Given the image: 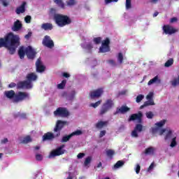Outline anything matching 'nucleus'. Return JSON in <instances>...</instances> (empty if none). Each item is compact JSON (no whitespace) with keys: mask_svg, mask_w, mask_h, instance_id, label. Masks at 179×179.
Wrapping results in <instances>:
<instances>
[{"mask_svg":"<svg viewBox=\"0 0 179 179\" xmlns=\"http://www.w3.org/2000/svg\"><path fill=\"white\" fill-rule=\"evenodd\" d=\"M155 168V163L152 162L150 166L148 167V171H150V170H153V169Z\"/></svg>","mask_w":179,"mask_h":179,"instance_id":"60","label":"nucleus"},{"mask_svg":"<svg viewBox=\"0 0 179 179\" xmlns=\"http://www.w3.org/2000/svg\"><path fill=\"white\" fill-rule=\"evenodd\" d=\"M80 135H83V131L82 130H76L68 136H63L61 142H68L72 136H80Z\"/></svg>","mask_w":179,"mask_h":179,"instance_id":"11","label":"nucleus"},{"mask_svg":"<svg viewBox=\"0 0 179 179\" xmlns=\"http://www.w3.org/2000/svg\"><path fill=\"white\" fill-rule=\"evenodd\" d=\"M67 122L66 121H62V120H57L55 127L54 129V132H57L55 136H60L61 135V130L66 125Z\"/></svg>","mask_w":179,"mask_h":179,"instance_id":"8","label":"nucleus"},{"mask_svg":"<svg viewBox=\"0 0 179 179\" xmlns=\"http://www.w3.org/2000/svg\"><path fill=\"white\" fill-rule=\"evenodd\" d=\"M64 148L65 145H62L57 149L53 150L50 152L49 157H55L57 156H61V155H64L65 153V150H63Z\"/></svg>","mask_w":179,"mask_h":179,"instance_id":"9","label":"nucleus"},{"mask_svg":"<svg viewBox=\"0 0 179 179\" xmlns=\"http://www.w3.org/2000/svg\"><path fill=\"white\" fill-rule=\"evenodd\" d=\"M157 80H159V77L157 76L148 81V86H150V85H153V83H156Z\"/></svg>","mask_w":179,"mask_h":179,"instance_id":"31","label":"nucleus"},{"mask_svg":"<svg viewBox=\"0 0 179 179\" xmlns=\"http://www.w3.org/2000/svg\"><path fill=\"white\" fill-rule=\"evenodd\" d=\"M36 71L41 73L45 71V66L42 64L41 59L38 58L36 62Z\"/></svg>","mask_w":179,"mask_h":179,"instance_id":"17","label":"nucleus"},{"mask_svg":"<svg viewBox=\"0 0 179 179\" xmlns=\"http://www.w3.org/2000/svg\"><path fill=\"white\" fill-rule=\"evenodd\" d=\"M75 91H72L71 94L69 96V99L73 100V99L75 98Z\"/></svg>","mask_w":179,"mask_h":179,"instance_id":"57","label":"nucleus"},{"mask_svg":"<svg viewBox=\"0 0 179 179\" xmlns=\"http://www.w3.org/2000/svg\"><path fill=\"white\" fill-rule=\"evenodd\" d=\"M54 115H55V117H69V111H68L66 108L59 107L54 111Z\"/></svg>","mask_w":179,"mask_h":179,"instance_id":"6","label":"nucleus"},{"mask_svg":"<svg viewBox=\"0 0 179 179\" xmlns=\"http://www.w3.org/2000/svg\"><path fill=\"white\" fill-rule=\"evenodd\" d=\"M145 96H143V94H139L138 96H137L136 101V103H141V100H143Z\"/></svg>","mask_w":179,"mask_h":179,"instance_id":"40","label":"nucleus"},{"mask_svg":"<svg viewBox=\"0 0 179 179\" xmlns=\"http://www.w3.org/2000/svg\"><path fill=\"white\" fill-rule=\"evenodd\" d=\"M135 170H136V174H139V173H141V165L137 164Z\"/></svg>","mask_w":179,"mask_h":179,"instance_id":"50","label":"nucleus"},{"mask_svg":"<svg viewBox=\"0 0 179 179\" xmlns=\"http://www.w3.org/2000/svg\"><path fill=\"white\" fill-rule=\"evenodd\" d=\"M26 55L28 59H34L36 55H37V52L31 46H28L26 48Z\"/></svg>","mask_w":179,"mask_h":179,"instance_id":"13","label":"nucleus"},{"mask_svg":"<svg viewBox=\"0 0 179 179\" xmlns=\"http://www.w3.org/2000/svg\"><path fill=\"white\" fill-rule=\"evenodd\" d=\"M136 131H138V132H142V130L143 129V126L141 124H138L136 125V127L134 128Z\"/></svg>","mask_w":179,"mask_h":179,"instance_id":"36","label":"nucleus"},{"mask_svg":"<svg viewBox=\"0 0 179 179\" xmlns=\"http://www.w3.org/2000/svg\"><path fill=\"white\" fill-rule=\"evenodd\" d=\"M37 80V75L34 73H30L27 75V80L20 81L17 84V89H31L33 85L31 82Z\"/></svg>","mask_w":179,"mask_h":179,"instance_id":"3","label":"nucleus"},{"mask_svg":"<svg viewBox=\"0 0 179 179\" xmlns=\"http://www.w3.org/2000/svg\"><path fill=\"white\" fill-rule=\"evenodd\" d=\"M66 85V80H63L60 84L57 85V87L59 89H64Z\"/></svg>","mask_w":179,"mask_h":179,"instance_id":"34","label":"nucleus"},{"mask_svg":"<svg viewBox=\"0 0 179 179\" xmlns=\"http://www.w3.org/2000/svg\"><path fill=\"white\" fill-rule=\"evenodd\" d=\"M108 63H109L110 65H112V66H117V63H115V61H114V59L108 60Z\"/></svg>","mask_w":179,"mask_h":179,"instance_id":"46","label":"nucleus"},{"mask_svg":"<svg viewBox=\"0 0 179 179\" xmlns=\"http://www.w3.org/2000/svg\"><path fill=\"white\" fill-rule=\"evenodd\" d=\"M117 61L119 64H122L124 62V55H122V52H119L117 55Z\"/></svg>","mask_w":179,"mask_h":179,"instance_id":"30","label":"nucleus"},{"mask_svg":"<svg viewBox=\"0 0 179 179\" xmlns=\"http://www.w3.org/2000/svg\"><path fill=\"white\" fill-rule=\"evenodd\" d=\"M171 85H172V86L173 87H176L177 86V85H179L178 83V79L175 78L173 80L171 81Z\"/></svg>","mask_w":179,"mask_h":179,"instance_id":"39","label":"nucleus"},{"mask_svg":"<svg viewBox=\"0 0 179 179\" xmlns=\"http://www.w3.org/2000/svg\"><path fill=\"white\" fill-rule=\"evenodd\" d=\"M86 48H87V50H92V48H93V45H92V43H88L86 45Z\"/></svg>","mask_w":179,"mask_h":179,"instance_id":"61","label":"nucleus"},{"mask_svg":"<svg viewBox=\"0 0 179 179\" xmlns=\"http://www.w3.org/2000/svg\"><path fill=\"white\" fill-rule=\"evenodd\" d=\"M148 106H155V101H153V100L146 101L140 108H145V107H148Z\"/></svg>","mask_w":179,"mask_h":179,"instance_id":"24","label":"nucleus"},{"mask_svg":"<svg viewBox=\"0 0 179 179\" xmlns=\"http://www.w3.org/2000/svg\"><path fill=\"white\" fill-rule=\"evenodd\" d=\"M145 115H146L147 118H148V120H152V118H153V117H155V115L153 114V112H152V111L147 112L145 113Z\"/></svg>","mask_w":179,"mask_h":179,"instance_id":"38","label":"nucleus"},{"mask_svg":"<svg viewBox=\"0 0 179 179\" xmlns=\"http://www.w3.org/2000/svg\"><path fill=\"white\" fill-rule=\"evenodd\" d=\"M31 141H32L31 137H30V136H27L22 139V143L27 144V143H29V142H31Z\"/></svg>","mask_w":179,"mask_h":179,"instance_id":"32","label":"nucleus"},{"mask_svg":"<svg viewBox=\"0 0 179 179\" xmlns=\"http://www.w3.org/2000/svg\"><path fill=\"white\" fill-rule=\"evenodd\" d=\"M18 55L20 59H23L24 58V55H26V48L24 46H20L18 50Z\"/></svg>","mask_w":179,"mask_h":179,"instance_id":"22","label":"nucleus"},{"mask_svg":"<svg viewBox=\"0 0 179 179\" xmlns=\"http://www.w3.org/2000/svg\"><path fill=\"white\" fill-rule=\"evenodd\" d=\"M2 3H3V6H8V5H9V3H8V1H6V0H3Z\"/></svg>","mask_w":179,"mask_h":179,"instance_id":"62","label":"nucleus"},{"mask_svg":"<svg viewBox=\"0 0 179 179\" xmlns=\"http://www.w3.org/2000/svg\"><path fill=\"white\" fill-rule=\"evenodd\" d=\"M9 142V140H8L7 138H5L1 141V145H5V143H8Z\"/></svg>","mask_w":179,"mask_h":179,"instance_id":"55","label":"nucleus"},{"mask_svg":"<svg viewBox=\"0 0 179 179\" xmlns=\"http://www.w3.org/2000/svg\"><path fill=\"white\" fill-rule=\"evenodd\" d=\"M67 5L69 6H73V5H75V0H69Z\"/></svg>","mask_w":179,"mask_h":179,"instance_id":"48","label":"nucleus"},{"mask_svg":"<svg viewBox=\"0 0 179 179\" xmlns=\"http://www.w3.org/2000/svg\"><path fill=\"white\" fill-rule=\"evenodd\" d=\"M166 120H161L160 122H157L155 125H157L158 128H162V127H163L164 124H166Z\"/></svg>","mask_w":179,"mask_h":179,"instance_id":"37","label":"nucleus"},{"mask_svg":"<svg viewBox=\"0 0 179 179\" xmlns=\"http://www.w3.org/2000/svg\"><path fill=\"white\" fill-rule=\"evenodd\" d=\"M36 160L40 162V161L43 160V156L40 154H38L36 155Z\"/></svg>","mask_w":179,"mask_h":179,"instance_id":"51","label":"nucleus"},{"mask_svg":"<svg viewBox=\"0 0 179 179\" xmlns=\"http://www.w3.org/2000/svg\"><path fill=\"white\" fill-rule=\"evenodd\" d=\"M147 100H153V93H150L149 94L147 95L146 96Z\"/></svg>","mask_w":179,"mask_h":179,"instance_id":"49","label":"nucleus"},{"mask_svg":"<svg viewBox=\"0 0 179 179\" xmlns=\"http://www.w3.org/2000/svg\"><path fill=\"white\" fill-rule=\"evenodd\" d=\"M114 106V101L112 99H107L106 101L102 105L99 115H104L108 111L111 110Z\"/></svg>","mask_w":179,"mask_h":179,"instance_id":"5","label":"nucleus"},{"mask_svg":"<svg viewBox=\"0 0 179 179\" xmlns=\"http://www.w3.org/2000/svg\"><path fill=\"white\" fill-rule=\"evenodd\" d=\"M124 164H125V162L122 160L117 161L114 165L113 169H120V167H122Z\"/></svg>","mask_w":179,"mask_h":179,"instance_id":"27","label":"nucleus"},{"mask_svg":"<svg viewBox=\"0 0 179 179\" xmlns=\"http://www.w3.org/2000/svg\"><path fill=\"white\" fill-rule=\"evenodd\" d=\"M106 134V130L101 131L99 133V138H103V136H104Z\"/></svg>","mask_w":179,"mask_h":179,"instance_id":"52","label":"nucleus"},{"mask_svg":"<svg viewBox=\"0 0 179 179\" xmlns=\"http://www.w3.org/2000/svg\"><path fill=\"white\" fill-rule=\"evenodd\" d=\"M178 20L177 19V17H173L172 18H171L170 20V23H176V22H177Z\"/></svg>","mask_w":179,"mask_h":179,"instance_id":"59","label":"nucleus"},{"mask_svg":"<svg viewBox=\"0 0 179 179\" xmlns=\"http://www.w3.org/2000/svg\"><path fill=\"white\" fill-rule=\"evenodd\" d=\"M111 2H118V0H105L106 5H108V3H111Z\"/></svg>","mask_w":179,"mask_h":179,"instance_id":"54","label":"nucleus"},{"mask_svg":"<svg viewBox=\"0 0 179 179\" xmlns=\"http://www.w3.org/2000/svg\"><path fill=\"white\" fill-rule=\"evenodd\" d=\"M173 64L174 59L173 58H171L165 63L164 66H166V68H169L171 66V65H173Z\"/></svg>","mask_w":179,"mask_h":179,"instance_id":"28","label":"nucleus"},{"mask_svg":"<svg viewBox=\"0 0 179 179\" xmlns=\"http://www.w3.org/2000/svg\"><path fill=\"white\" fill-rule=\"evenodd\" d=\"M42 44L48 48H54V41H52L51 37L48 35L44 36Z\"/></svg>","mask_w":179,"mask_h":179,"instance_id":"10","label":"nucleus"},{"mask_svg":"<svg viewBox=\"0 0 179 179\" xmlns=\"http://www.w3.org/2000/svg\"><path fill=\"white\" fill-rule=\"evenodd\" d=\"M16 86L17 87V85H16V83H10L9 85H8V87H10V89H12L13 87H16Z\"/></svg>","mask_w":179,"mask_h":179,"instance_id":"56","label":"nucleus"},{"mask_svg":"<svg viewBox=\"0 0 179 179\" xmlns=\"http://www.w3.org/2000/svg\"><path fill=\"white\" fill-rule=\"evenodd\" d=\"M142 117H143L142 112H138V113L132 114L129 117V121H135V120H137L139 124H142Z\"/></svg>","mask_w":179,"mask_h":179,"instance_id":"14","label":"nucleus"},{"mask_svg":"<svg viewBox=\"0 0 179 179\" xmlns=\"http://www.w3.org/2000/svg\"><path fill=\"white\" fill-rule=\"evenodd\" d=\"M152 153H155V148H153L152 147H149L145 149V155H150Z\"/></svg>","mask_w":179,"mask_h":179,"instance_id":"29","label":"nucleus"},{"mask_svg":"<svg viewBox=\"0 0 179 179\" xmlns=\"http://www.w3.org/2000/svg\"><path fill=\"white\" fill-rule=\"evenodd\" d=\"M64 78H70L71 75L68 73H63Z\"/></svg>","mask_w":179,"mask_h":179,"instance_id":"63","label":"nucleus"},{"mask_svg":"<svg viewBox=\"0 0 179 179\" xmlns=\"http://www.w3.org/2000/svg\"><path fill=\"white\" fill-rule=\"evenodd\" d=\"M172 134L173 132L171 131V130H169L165 136V141H167V139H170L171 138Z\"/></svg>","mask_w":179,"mask_h":179,"instance_id":"44","label":"nucleus"},{"mask_svg":"<svg viewBox=\"0 0 179 179\" xmlns=\"http://www.w3.org/2000/svg\"><path fill=\"white\" fill-rule=\"evenodd\" d=\"M4 96L9 100H13V103H22V101L30 99V94L28 92H18L15 93L13 90L5 91Z\"/></svg>","mask_w":179,"mask_h":179,"instance_id":"2","label":"nucleus"},{"mask_svg":"<svg viewBox=\"0 0 179 179\" xmlns=\"http://www.w3.org/2000/svg\"><path fill=\"white\" fill-rule=\"evenodd\" d=\"M110 38H106V39L102 41L101 45L99 48V52H110Z\"/></svg>","mask_w":179,"mask_h":179,"instance_id":"7","label":"nucleus"},{"mask_svg":"<svg viewBox=\"0 0 179 179\" xmlns=\"http://www.w3.org/2000/svg\"><path fill=\"white\" fill-rule=\"evenodd\" d=\"M54 20L59 27H65L72 23V20L69 16L62 14H55Z\"/></svg>","mask_w":179,"mask_h":179,"instance_id":"4","label":"nucleus"},{"mask_svg":"<svg viewBox=\"0 0 179 179\" xmlns=\"http://www.w3.org/2000/svg\"><path fill=\"white\" fill-rule=\"evenodd\" d=\"M93 41L95 44H100L101 43V37L94 38Z\"/></svg>","mask_w":179,"mask_h":179,"instance_id":"42","label":"nucleus"},{"mask_svg":"<svg viewBox=\"0 0 179 179\" xmlns=\"http://www.w3.org/2000/svg\"><path fill=\"white\" fill-rule=\"evenodd\" d=\"M114 155H115V151H114V150L109 149L106 150V156H108L109 159H113Z\"/></svg>","mask_w":179,"mask_h":179,"instance_id":"26","label":"nucleus"},{"mask_svg":"<svg viewBox=\"0 0 179 179\" xmlns=\"http://www.w3.org/2000/svg\"><path fill=\"white\" fill-rule=\"evenodd\" d=\"M166 132V129H162L159 131V135H163Z\"/></svg>","mask_w":179,"mask_h":179,"instance_id":"64","label":"nucleus"},{"mask_svg":"<svg viewBox=\"0 0 179 179\" xmlns=\"http://www.w3.org/2000/svg\"><path fill=\"white\" fill-rule=\"evenodd\" d=\"M131 1V0H126V9H131V8H132Z\"/></svg>","mask_w":179,"mask_h":179,"instance_id":"43","label":"nucleus"},{"mask_svg":"<svg viewBox=\"0 0 179 179\" xmlns=\"http://www.w3.org/2000/svg\"><path fill=\"white\" fill-rule=\"evenodd\" d=\"M90 163H92V157H87V158H85V160L84 162V166H89V164H90Z\"/></svg>","mask_w":179,"mask_h":179,"instance_id":"33","label":"nucleus"},{"mask_svg":"<svg viewBox=\"0 0 179 179\" xmlns=\"http://www.w3.org/2000/svg\"><path fill=\"white\" fill-rule=\"evenodd\" d=\"M41 29L43 30H52L54 29V26H52V23H43L41 25Z\"/></svg>","mask_w":179,"mask_h":179,"instance_id":"23","label":"nucleus"},{"mask_svg":"<svg viewBox=\"0 0 179 179\" xmlns=\"http://www.w3.org/2000/svg\"><path fill=\"white\" fill-rule=\"evenodd\" d=\"M24 20L27 23H30V22H31V16L30 15H27L25 17H24Z\"/></svg>","mask_w":179,"mask_h":179,"instance_id":"47","label":"nucleus"},{"mask_svg":"<svg viewBox=\"0 0 179 179\" xmlns=\"http://www.w3.org/2000/svg\"><path fill=\"white\" fill-rule=\"evenodd\" d=\"M103 93H104V89L103 87H100L91 92L90 96L92 99H99V97H101Z\"/></svg>","mask_w":179,"mask_h":179,"instance_id":"12","label":"nucleus"},{"mask_svg":"<svg viewBox=\"0 0 179 179\" xmlns=\"http://www.w3.org/2000/svg\"><path fill=\"white\" fill-rule=\"evenodd\" d=\"M108 125V120L107 121H99L96 124L95 127L97 129H101L104 128V127H107Z\"/></svg>","mask_w":179,"mask_h":179,"instance_id":"21","label":"nucleus"},{"mask_svg":"<svg viewBox=\"0 0 179 179\" xmlns=\"http://www.w3.org/2000/svg\"><path fill=\"white\" fill-rule=\"evenodd\" d=\"M22 22H20V20H17L15 22H14V25L12 27V30L13 31H19V30H20V29H22Z\"/></svg>","mask_w":179,"mask_h":179,"instance_id":"20","label":"nucleus"},{"mask_svg":"<svg viewBox=\"0 0 179 179\" xmlns=\"http://www.w3.org/2000/svg\"><path fill=\"white\" fill-rule=\"evenodd\" d=\"M19 45H20V38L12 32L8 34L4 38H0V48L4 47L10 55L16 52V49Z\"/></svg>","mask_w":179,"mask_h":179,"instance_id":"1","label":"nucleus"},{"mask_svg":"<svg viewBox=\"0 0 179 179\" xmlns=\"http://www.w3.org/2000/svg\"><path fill=\"white\" fill-rule=\"evenodd\" d=\"M56 135L51 132H47L43 136V141H52L55 138H58Z\"/></svg>","mask_w":179,"mask_h":179,"instance_id":"19","label":"nucleus"},{"mask_svg":"<svg viewBox=\"0 0 179 179\" xmlns=\"http://www.w3.org/2000/svg\"><path fill=\"white\" fill-rule=\"evenodd\" d=\"M131 108H129L127 106H122L121 108H117L116 110L113 113V115H117L118 114H125V113H128Z\"/></svg>","mask_w":179,"mask_h":179,"instance_id":"16","label":"nucleus"},{"mask_svg":"<svg viewBox=\"0 0 179 179\" xmlns=\"http://www.w3.org/2000/svg\"><path fill=\"white\" fill-rule=\"evenodd\" d=\"M55 3H56L59 8L62 9H65V4L62 1V0H54Z\"/></svg>","mask_w":179,"mask_h":179,"instance_id":"25","label":"nucleus"},{"mask_svg":"<svg viewBox=\"0 0 179 179\" xmlns=\"http://www.w3.org/2000/svg\"><path fill=\"white\" fill-rule=\"evenodd\" d=\"M100 104H101V100L98 101L94 103H91V107H93L94 108H96V107H99Z\"/></svg>","mask_w":179,"mask_h":179,"instance_id":"41","label":"nucleus"},{"mask_svg":"<svg viewBox=\"0 0 179 179\" xmlns=\"http://www.w3.org/2000/svg\"><path fill=\"white\" fill-rule=\"evenodd\" d=\"M85 153H82L80 152L78 155H77V158L78 159H83V157H85Z\"/></svg>","mask_w":179,"mask_h":179,"instance_id":"53","label":"nucleus"},{"mask_svg":"<svg viewBox=\"0 0 179 179\" xmlns=\"http://www.w3.org/2000/svg\"><path fill=\"white\" fill-rule=\"evenodd\" d=\"M27 4V3H26V1H23L22 3L21 4V6H20L19 7H17L16 8V13L17 15H20V13H24V12H26V5Z\"/></svg>","mask_w":179,"mask_h":179,"instance_id":"18","label":"nucleus"},{"mask_svg":"<svg viewBox=\"0 0 179 179\" xmlns=\"http://www.w3.org/2000/svg\"><path fill=\"white\" fill-rule=\"evenodd\" d=\"M31 32H29L27 34H26L24 36V38H26V40H29V38H30V37H31Z\"/></svg>","mask_w":179,"mask_h":179,"instance_id":"58","label":"nucleus"},{"mask_svg":"<svg viewBox=\"0 0 179 179\" xmlns=\"http://www.w3.org/2000/svg\"><path fill=\"white\" fill-rule=\"evenodd\" d=\"M163 30L165 34H169V36H171V34H174V33H176L177 31V29H174L170 25H164Z\"/></svg>","mask_w":179,"mask_h":179,"instance_id":"15","label":"nucleus"},{"mask_svg":"<svg viewBox=\"0 0 179 179\" xmlns=\"http://www.w3.org/2000/svg\"><path fill=\"white\" fill-rule=\"evenodd\" d=\"M176 139H177V137H173L172 138V141H171V145H170L171 148H175V146H177V141H176Z\"/></svg>","mask_w":179,"mask_h":179,"instance_id":"35","label":"nucleus"},{"mask_svg":"<svg viewBox=\"0 0 179 179\" xmlns=\"http://www.w3.org/2000/svg\"><path fill=\"white\" fill-rule=\"evenodd\" d=\"M131 136H133V138H138V131L136 130L135 129L131 132Z\"/></svg>","mask_w":179,"mask_h":179,"instance_id":"45","label":"nucleus"}]
</instances>
